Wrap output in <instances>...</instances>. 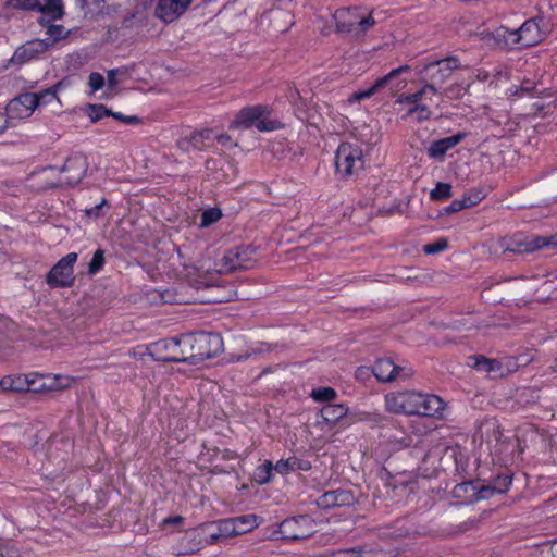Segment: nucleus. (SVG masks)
I'll use <instances>...</instances> for the list:
<instances>
[{"instance_id":"obj_26","label":"nucleus","mask_w":557,"mask_h":557,"mask_svg":"<svg viewBox=\"0 0 557 557\" xmlns=\"http://www.w3.org/2000/svg\"><path fill=\"white\" fill-rule=\"evenodd\" d=\"M236 523L237 522L234 521V518L220 521L219 522L220 533L212 534L211 542L216 541L220 536L227 537V536H235V535L245 533V529L237 527Z\"/></svg>"},{"instance_id":"obj_48","label":"nucleus","mask_w":557,"mask_h":557,"mask_svg":"<svg viewBox=\"0 0 557 557\" xmlns=\"http://www.w3.org/2000/svg\"><path fill=\"white\" fill-rule=\"evenodd\" d=\"M482 194L480 191H475L469 195H465L462 200L466 203L467 208H470L478 205L482 200Z\"/></svg>"},{"instance_id":"obj_14","label":"nucleus","mask_w":557,"mask_h":557,"mask_svg":"<svg viewBox=\"0 0 557 557\" xmlns=\"http://www.w3.org/2000/svg\"><path fill=\"white\" fill-rule=\"evenodd\" d=\"M372 373L380 382H393L397 379H408L411 370L396 366L389 359H379L372 368Z\"/></svg>"},{"instance_id":"obj_9","label":"nucleus","mask_w":557,"mask_h":557,"mask_svg":"<svg viewBox=\"0 0 557 557\" xmlns=\"http://www.w3.org/2000/svg\"><path fill=\"white\" fill-rule=\"evenodd\" d=\"M546 246L547 240L545 237L535 235L524 236L522 234L515 235L509 239H503L500 243V247L504 252H513L519 255L531 253Z\"/></svg>"},{"instance_id":"obj_47","label":"nucleus","mask_w":557,"mask_h":557,"mask_svg":"<svg viewBox=\"0 0 557 557\" xmlns=\"http://www.w3.org/2000/svg\"><path fill=\"white\" fill-rule=\"evenodd\" d=\"M48 37L54 40V44L64 36V29L60 25H51L47 30Z\"/></svg>"},{"instance_id":"obj_51","label":"nucleus","mask_w":557,"mask_h":557,"mask_svg":"<svg viewBox=\"0 0 557 557\" xmlns=\"http://www.w3.org/2000/svg\"><path fill=\"white\" fill-rule=\"evenodd\" d=\"M0 557H21V553L15 546H5L0 548Z\"/></svg>"},{"instance_id":"obj_33","label":"nucleus","mask_w":557,"mask_h":557,"mask_svg":"<svg viewBox=\"0 0 557 557\" xmlns=\"http://www.w3.org/2000/svg\"><path fill=\"white\" fill-rule=\"evenodd\" d=\"M274 469V466L271 461H265L261 466H259L255 471V480L259 484H265L270 482L272 476V470Z\"/></svg>"},{"instance_id":"obj_41","label":"nucleus","mask_w":557,"mask_h":557,"mask_svg":"<svg viewBox=\"0 0 557 557\" xmlns=\"http://www.w3.org/2000/svg\"><path fill=\"white\" fill-rule=\"evenodd\" d=\"M234 521L237 522V527L245 529V533L253 530L258 525L257 517L253 515L236 517Z\"/></svg>"},{"instance_id":"obj_55","label":"nucleus","mask_w":557,"mask_h":557,"mask_svg":"<svg viewBox=\"0 0 557 557\" xmlns=\"http://www.w3.org/2000/svg\"><path fill=\"white\" fill-rule=\"evenodd\" d=\"M13 379L12 376H4L2 380H0V388L4 392H13Z\"/></svg>"},{"instance_id":"obj_27","label":"nucleus","mask_w":557,"mask_h":557,"mask_svg":"<svg viewBox=\"0 0 557 557\" xmlns=\"http://www.w3.org/2000/svg\"><path fill=\"white\" fill-rule=\"evenodd\" d=\"M177 339L178 348L182 350V360H180V362H189L191 364H196L195 357H191L194 355L193 335L185 334L177 337Z\"/></svg>"},{"instance_id":"obj_18","label":"nucleus","mask_w":557,"mask_h":557,"mask_svg":"<svg viewBox=\"0 0 557 557\" xmlns=\"http://www.w3.org/2000/svg\"><path fill=\"white\" fill-rule=\"evenodd\" d=\"M36 101L32 92L22 94L9 102L7 111L12 117H28L36 109Z\"/></svg>"},{"instance_id":"obj_28","label":"nucleus","mask_w":557,"mask_h":557,"mask_svg":"<svg viewBox=\"0 0 557 557\" xmlns=\"http://www.w3.org/2000/svg\"><path fill=\"white\" fill-rule=\"evenodd\" d=\"M13 379V386L14 393H22V392H39L40 385L36 386L35 379L29 380L28 375H16L12 376Z\"/></svg>"},{"instance_id":"obj_61","label":"nucleus","mask_w":557,"mask_h":557,"mask_svg":"<svg viewBox=\"0 0 557 557\" xmlns=\"http://www.w3.org/2000/svg\"><path fill=\"white\" fill-rule=\"evenodd\" d=\"M545 238L547 240V246H557V234Z\"/></svg>"},{"instance_id":"obj_54","label":"nucleus","mask_w":557,"mask_h":557,"mask_svg":"<svg viewBox=\"0 0 557 557\" xmlns=\"http://www.w3.org/2000/svg\"><path fill=\"white\" fill-rule=\"evenodd\" d=\"M177 146L180 147V149H182L183 151H186V152H188L190 150H194L193 149L191 136L188 135V136L182 137L177 141Z\"/></svg>"},{"instance_id":"obj_10","label":"nucleus","mask_w":557,"mask_h":557,"mask_svg":"<svg viewBox=\"0 0 557 557\" xmlns=\"http://www.w3.org/2000/svg\"><path fill=\"white\" fill-rule=\"evenodd\" d=\"M156 0H143L144 5H151ZM193 0H158L154 15L165 23H171L183 15Z\"/></svg>"},{"instance_id":"obj_3","label":"nucleus","mask_w":557,"mask_h":557,"mask_svg":"<svg viewBox=\"0 0 557 557\" xmlns=\"http://www.w3.org/2000/svg\"><path fill=\"white\" fill-rule=\"evenodd\" d=\"M363 165V153L359 145L343 143L338 146L335 154V166L342 177L358 173Z\"/></svg>"},{"instance_id":"obj_36","label":"nucleus","mask_w":557,"mask_h":557,"mask_svg":"<svg viewBox=\"0 0 557 557\" xmlns=\"http://www.w3.org/2000/svg\"><path fill=\"white\" fill-rule=\"evenodd\" d=\"M474 367L476 368V370L483 371L486 373L498 372L500 369L497 360L488 359L485 357H481V358L476 359Z\"/></svg>"},{"instance_id":"obj_16","label":"nucleus","mask_w":557,"mask_h":557,"mask_svg":"<svg viewBox=\"0 0 557 557\" xmlns=\"http://www.w3.org/2000/svg\"><path fill=\"white\" fill-rule=\"evenodd\" d=\"M356 497L350 490L337 488L325 492L317 499V505L322 509L335 507L351 506L356 503Z\"/></svg>"},{"instance_id":"obj_11","label":"nucleus","mask_w":557,"mask_h":557,"mask_svg":"<svg viewBox=\"0 0 557 557\" xmlns=\"http://www.w3.org/2000/svg\"><path fill=\"white\" fill-rule=\"evenodd\" d=\"M147 354L156 361L180 362L182 350L178 348L177 338H165L154 342L146 347Z\"/></svg>"},{"instance_id":"obj_42","label":"nucleus","mask_w":557,"mask_h":557,"mask_svg":"<svg viewBox=\"0 0 557 557\" xmlns=\"http://www.w3.org/2000/svg\"><path fill=\"white\" fill-rule=\"evenodd\" d=\"M8 4L14 9L38 10L40 8L39 0H9Z\"/></svg>"},{"instance_id":"obj_2","label":"nucleus","mask_w":557,"mask_h":557,"mask_svg":"<svg viewBox=\"0 0 557 557\" xmlns=\"http://www.w3.org/2000/svg\"><path fill=\"white\" fill-rule=\"evenodd\" d=\"M334 18L338 32L355 35L364 34L374 25V18L370 14H362L359 9L342 8L335 11Z\"/></svg>"},{"instance_id":"obj_8","label":"nucleus","mask_w":557,"mask_h":557,"mask_svg":"<svg viewBox=\"0 0 557 557\" xmlns=\"http://www.w3.org/2000/svg\"><path fill=\"white\" fill-rule=\"evenodd\" d=\"M193 335L194 355L196 364L213 358L223 349V339L219 334L197 333Z\"/></svg>"},{"instance_id":"obj_29","label":"nucleus","mask_w":557,"mask_h":557,"mask_svg":"<svg viewBox=\"0 0 557 557\" xmlns=\"http://www.w3.org/2000/svg\"><path fill=\"white\" fill-rule=\"evenodd\" d=\"M194 150H203L212 145V131L203 129L190 134Z\"/></svg>"},{"instance_id":"obj_23","label":"nucleus","mask_w":557,"mask_h":557,"mask_svg":"<svg viewBox=\"0 0 557 557\" xmlns=\"http://www.w3.org/2000/svg\"><path fill=\"white\" fill-rule=\"evenodd\" d=\"M310 469L311 463L308 460H302L297 457H289L285 460L281 459L274 466V470L280 474H287L296 470L308 471Z\"/></svg>"},{"instance_id":"obj_50","label":"nucleus","mask_w":557,"mask_h":557,"mask_svg":"<svg viewBox=\"0 0 557 557\" xmlns=\"http://www.w3.org/2000/svg\"><path fill=\"white\" fill-rule=\"evenodd\" d=\"M111 116L126 124H136L139 122V119L136 115L125 116L119 112H111Z\"/></svg>"},{"instance_id":"obj_4","label":"nucleus","mask_w":557,"mask_h":557,"mask_svg":"<svg viewBox=\"0 0 557 557\" xmlns=\"http://www.w3.org/2000/svg\"><path fill=\"white\" fill-rule=\"evenodd\" d=\"M461 67V63L458 58L450 55L442 60L426 63L421 70L420 74L429 85L440 87L447 82L455 70Z\"/></svg>"},{"instance_id":"obj_37","label":"nucleus","mask_w":557,"mask_h":557,"mask_svg":"<svg viewBox=\"0 0 557 557\" xmlns=\"http://www.w3.org/2000/svg\"><path fill=\"white\" fill-rule=\"evenodd\" d=\"M469 85L455 83L443 89V95L448 99H460L468 91Z\"/></svg>"},{"instance_id":"obj_45","label":"nucleus","mask_w":557,"mask_h":557,"mask_svg":"<svg viewBox=\"0 0 557 557\" xmlns=\"http://www.w3.org/2000/svg\"><path fill=\"white\" fill-rule=\"evenodd\" d=\"M281 126H282L281 123L277 121L267 120V119H262V117H260L258 120V122L256 123V127L260 132L275 131V129H278Z\"/></svg>"},{"instance_id":"obj_49","label":"nucleus","mask_w":557,"mask_h":557,"mask_svg":"<svg viewBox=\"0 0 557 557\" xmlns=\"http://www.w3.org/2000/svg\"><path fill=\"white\" fill-rule=\"evenodd\" d=\"M331 557H362L361 553L355 548L343 549L332 554Z\"/></svg>"},{"instance_id":"obj_39","label":"nucleus","mask_w":557,"mask_h":557,"mask_svg":"<svg viewBox=\"0 0 557 557\" xmlns=\"http://www.w3.org/2000/svg\"><path fill=\"white\" fill-rule=\"evenodd\" d=\"M451 196V186L447 183H437L435 188L431 190L430 197L433 200H443Z\"/></svg>"},{"instance_id":"obj_25","label":"nucleus","mask_w":557,"mask_h":557,"mask_svg":"<svg viewBox=\"0 0 557 557\" xmlns=\"http://www.w3.org/2000/svg\"><path fill=\"white\" fill-rule=\"evenodd\" d=\"M428 92H432L433 95H436L438 92V88L425 83L424 86L417 92L411 94V95H403L399 97V99L397 101L399 103L409 104V107L416 106V103H421L422 99L424 98V96Z\"/></svg>"},{"instance_id":"obj_40","label":"nucleus","mask_w":557,"mask_h":557,"mask_svg":"<svg viewBox=\"0 0 557 557\" xmlns=\"http://www.w3.org/2000/svg\"><path fill=\"white\" fill-rule=\"evenodd\" d=\"M87 114L92 122H97L103 116H110L111 111L107 110L103 104H89Z\"/></svg>"},{"instance_id":"obj_53","label":"nucleus","mask_w":557,"mask_h":557,"mask_svg":"<svg viewBox=\"0 0 557 557\" xmlns=\"http://www.w3.org/2000/svg\"><path fill=\"white\" fill-rule=\"evenodd\" d=\"M467 206L466 203L463 202L462 199H455L447 208H446V212L447 213H454V212H457V211H460L462 209H466Z\"/></svg>"},{"instance_id":"obj_21","label":"nucleus","mask_w":557,"mask_h":557,"mask_svg":"<svg viewBox=\"0 0 557 557\" xmlns=\"http://www.w3.org/2000/svg\"><path fill=\"white\" fill-rule=\"evenodd\" d=\"M466 135L463 133H457L453 136L441 138L431 143L428 148V154L433 159H441L445 156V153L457 146Z\"/></svg>"},{"instance_id":"obj_46","label":"nucleus","mask_w":557,"mask_h":557,"mask_svg":"<svg viewBox=\"0 0 557 557\" xmlns=\"http://www.w3.org/2000/svg\"><path fill=\"white\" fill-rule=\"evenodd\" d=\"M88 85L91 89V92H96L104 86V78L100 73L92 72L89 74Z\"/></svg>"},{"instance_id":"obj_32","label":"nucleus","mask_w":557,"mask_h":557,"mask_svg":"<svg viewBox=\"0 0 557 557\" xmlns=\"http://www.w3.org/2000/svg\"><path fill=\"white\" fill-rule=\"evenodd\" d=\"M38 11L51 15L53 18H60L63 15L62 0H46L45 4L40 3Z\"/></svg>"},{"instance_id":"obj_57","label":"nucleus","mask_w":557,"mask_h":557,"mask_svg":"<svg viewBox=\"0 0 557 557\" xmlns=\"http://www.w3.org/2000/svg\"><path fill=\"white\" fill-rule=\"evenodd\" d=\"M196 288L209 287L213 285V278L210 276L209 278L202 277L199 274V277L195 281Z\"/></svg>"},{"instance_id":"obj_17","label":"nucleus","mask_w":557,"mask_h":557,"mask_svg":"<svg viewBox=\"0 0 557 557\" xmlns=\"http://www.w3.org/2000/svg\"><path fill=\"white\" fill-rule=\"evenodd\" d=\"M270 110L267 106H253L242 109L236 117L230 124V128H250L256 125L260 117L269 115Z\"/></svg>"},{"instance_id":"obj_64","label":"nucleus","mask_w":557,"mask_h":557,"mask_svg":"<svg viewBox=\"0 0 557 557\" xmlns=\"http://www.w3.org/2000/svg\"><path fill=\"white\" fill-rule=\"evenodd\" d=\"M550 550H552V555H553V557H557V542H555V543L552 545Z\"/></svg>"},{"instance_id":"obj_35","label":"nucleus","mask_w":557,"mask_h":557,"mask_svg":"<svg viewBox=\"0 0 557 557\" xmlns=\"http://www.w3.org/2000/svg\"><path fill=\"white\" fill-rule=\"evenodd\" d=\"M310 396L315 401H321V403L322 401H332L336 398L337 393L332 387H319V388L312 389Z\"/></svg>"},{"instance_id":"obj_34","label":"nucleus","mask_w":557,"mask_h":557,"mask_svg":"<svg viewBox=\"0 0 557 557\" xmlns=\"http://www.w3.org/2000/svg\"><path fill=\"white\" fill-rule=\"evenodd\" d=\"M49 382H44L40 384L41 389H63L70 386L72 379L67 376H54L53 379H48Z\"/></svg>"},{"instance_id":"obj_62","label":"nucleus","mask_w":557,"mask_h":557,"mask_svg":"<svg viewBox=\"0 0 557 557\" xmlns=\"http://www.w3.org/2000/svg\"><path fill=\"white\" fill-rule=\"evenodd\" d=\"M369 369L368 368H359L357 370V376H364L368 375Z\"/></svg>"},{"instance_id":"obj_56","label":"nucleus","mask_w":557,"mask_h":557,"mask_svg":"<svg viewBox=\"0 0 557 557\" xmlns=\"http://www.w3.org/2000/svg\"><path fill=\"white\" fill-rule=\"evenodd\" d=\"M116 75H117V70H110L108 72V88L111 90L114 89L116 87V85L119 84Z\"/></svg>"},{"instance_id":"obj_19","label":"nucleus","mask_w":557,"mask_h":557,"mask_svg":"<svg viewBox=\"0 0 557 557\" xmlns=\"http://www.w3.org/2000/svg\"><path fill=\"white\" fill-rule=\"evenodd\" d=\"M408 70H409L408 65H403V66L392 70L385 76L376 79L375 83L370 88L362 90V91L354 92L348 99L349 102L361 101L363 99L370 98L371 96L376 94L379 90H381L384 87H386L387 85H389V83L393 79H395L399 74H401L403 72H406Z\"/></svg>"},{"instance_id":"obj_59","label":"nucleus","mask_w":557,"mask_h":557,"mask_svg":"<svg viewBox=\"0 0 557 557\" xmlns=\"http://www.w3.org/2000/svg\"><path fill=\"white\" fill-rule=\"evenodd\" d=\"M8 128V116L7 114L0 112V133Z\"/></svg>"},{"instance_id":"obj_52","label":"nucleus","mask_w":557,"mask_h":557,"mask_svg":"<svg viewBox=\"0 0 557 557\" xmlns=\"http://www.w3.org/2000/svg\"><path fill=\"white\" fill-rule=\"evenodd\" d=\"M446 246H447L446 243L437 242V243L425 245L424 251L426 253H436V252L444 250L446 248Z\"/></svg>"},{"instance_id":"obj_6","label":"nucleus","mask_w":557,"mask_h":557,"mask_svg":"<svg viewBox=\"0 0 557 557\" xmlns=\"http://www.w3.org/2000/svg\"><path fill=\"white\" fill-rule=\"evenodd\" d=\"M255 251L250 246L230 249L224 253L220 267L214 271L219 274H227L236 270L249 269L255 262Z\"/></svg>"},{"instance_id":"obj_63","label":"nucleus","mask_w":557,"mask_h":557,"mask_svg":"<svg viewBox=\"0 0 557 557\" xmlns=\"http://www.w3.org/2000/svg\"><path fill=\"white\" fill-rule=\"evenodd\" d=\"M535 87L534 86H531V85H528V86H521V91L522 92H531Z\"/></svg>"},{"instance_id":"obj_5","label":"nucleus","mask_w":557,"mask_h":557,"mask_svg":"<svg viewBox=\"0 0 557 557\" xmlns=\"http://www.w3.org/2000/svg\"><path fill=\"white\" fill-rule=\"evenodd\" d=\"M77 258L78 255L76 252H70L61 258L47 273V284L53 288L71 287L75 281L74 264Z\"/></svg>"},{"instance_id":"obj_7","label":"nucleus","mask_w":557,"mask_h":557,"mask_svg":"<svg viewBox=\"0 0 557 557\" xmlns=\"http://www.w3.org/2000/svg\"><path fill=\"white\" fill-rule=\"evenodd\" d=\"M502 35L508 45H518L524 48L539 44L544 37L535 18L525 21L519 29L503 28Z\"/></svg>"},{"instance_id":"obj_43","label":"nucleus","mask_w":557,"mask_h":557,"mask_svg":"<svg viewBox=\"0 0 557 557\" xmlns=\"http://www.w3.org/2000/svg\"><path fill=\"white\" fill-rule=\"evenodd\" d=\"M221 218V211L219 209H208L205 210L201 216V225L208 226L214 222H216Z\"/></svg>"},{"instance_id":"obj_1","label":"nucleus","mask_w":557,"mask_h":557,"mask_svg":"<svg viewBox=\"0 0 557 557\" xmlns=\"http://www.w3.org/2000/svg\"><path fill=\"white\" fill-rule=\"evenodd\" d=\"M385 408L392 413L438 417L444 410V401L436 395L403 391L387 394Z\"/></svg>"},{"instance_id":"obj_60","label":"nucleus","mask_w":557,"mask_h":557,"mask_svg":"<svg viewBox=\"0 0 557 557\" xmlns=\"http://www.w3.org/2000/svg\"><path fill=\"white\" fill-rule=\"evenodd\" d=\"M216 140H218V143H220L222 145H226L231 141V137L226 134H222V135L216 136Z\"/></svg>"},{"instance_id":"obj_12","label":"nucleus","mask_w":557,"mask_h":557,"mask_svg":"<svg viewBox=\"0 0 557 557\" xmlns=\"http://www.w3.org/2000/svg\"><path fill=\"white\" fill-rule=\"evenodd\" d=\"M88 170V162L83 154H73L66 159L63 166L60 168L59 172L65 174L63 181L58 184L75 185L78 184L85 176Z\"/></svg>"},{"instance_id":"obj_58","label":"nucleus","mask_w":557,"mask_h":557,"mask_svg":"<svg viewBox=\"0 0 557 557\" xmlns=\"http://www.w3.org/2000/svg\"><path fill=\"white\" fill-rule=\"evenodd\" d=\"M183 521V518L181 516H174V517H169L166 519L163 520V524H180L182 523Z\"/></svg>"},{"instance_id":"obj_13","label":"nucleus","mask_w":557,"mask_h":557,"mask_svg":"<svg viewBox=\"0 0 557 557\" xmlns=\"http://www.w3.org/2000/svg\"><path fill=\"white\" fill-rule=\"evenodd\" d=\"M309 523L310 520L307 517L286 519L280 524L277 533L287 541L306 539L311 534Z\"/></svg>"},{"instance_id":"obj_31","label":"nucleus","mask_w":557,"mask_h":557,"mask_svg":"<svg viewBox=\"0 0 557 557\" xmlns=\"http://www.w3.org/2000/svg\"><path fill=\"white\" fill-rule=\"evenodd\" d=\"M432 112L428 106L423 103H416L407 110V116L413 117L418 122H424L431 119Z\"/></svg>"},{"instance_id":"obj_30","label":"nucleus","mask_w":557,"mask_h":557,"mask_svg":"<svg viewBox=\"0 0 557 557\" xmlns=\"http://www.w3.org/2000/svg\"><path fill=\"white\" fill-rule=\"evenodd\" d=\"M60 86H61V83H58L54 86L44 89L39 92H32V95L35 96V98L37 100L36 108L46 106V104L50 103L51 101L55 100L57 92H58V89L60 88Z\"/></svg>"},{"instance_id":"obj_22","label":"nucleus","mask_w":557,"mask_h":557,"mask_svg":"<svg viewBox=\"0 0 557 557\" xmlns=\"http://www.w3.org/2000/svg\"><path fill=\"white\" fill-rule=\"evenodd\" d=\"M511 485V476L508 474L498 475L494 481L482 485L478 491V498L486 499L495 494H504Z\"/></svg>"},{"instance_id":"obj_20","label":"nucleus","mask_w":557,"mask_h":557,"mask_svg":"<svg viewBox=\"0 0 557 557\" xmlns=\"http://www.w3.org/2000/svg\"><path fill=\"white\" fill-rule=\"evenodd\" d=\"M479 432L481 437H485L488 446L492 449H495L496 453L502 451V446L504 445L503 441V431L500 425L495 420H488L481 424Z\"/></svg>"},{"instance_id":"obj_24","label":"nucleus","mask_w":557,"mask_h":557,"mask_svg":"<svg viewBox=\"0 0 557 557\" xmlns=\"http://www.w3.org/2000/svg\"><path fill=\"white\" fill-rule=\"evenodd\" d=\"M348 412V408L344 404H326L321 410L320 414L323 421L327 423H335L344 418Z\"/></svg>"},{"instance_id":"obj_15","label":"nucleus","mask_w":557,"mask_h":557,"mask_svg":"<svg viewBox=\"0 0 557 557\" xmlns=\"http://www.w3.org/2000/svg\"><path fill=\"white\" fill-rule=\"evenodd\" d=\"M53 46L54 40L50 37L27 41L15 51L13 60L21 63L28 62L37 55L50 50Z\"/></svg>"},{"instance_id":"obj_38","label":"nucleus","mask_w":557,"mask_h":557,"mask_svg":"<svg viewBox=\"0 0 557 557\" xmlns=\"http://www.w3.org/2000/svg\"><path fill=\"white\" fill-rule=\"evenodd\" d=\"M104 252L101 249L95 251L89 264H88V273L90 275L97 274L104 265Z\"/></svg>"},{"instance_id":"obj_44","label":"nucleus","mask_w":557,"mask_h":557,"mask_svg":"<svg viewBox=\"0 0 557 557\" xmlns=\"http://www.w3.org/2000/svg\"><path fill=\"white\" fill-rule=\"evenodd\" d=\"M108 206V201L102 198L101 201L94 207L85 208L83 211L85 215L89 219H98L102 216V208Z\"/></svg>"}]
</instances>
